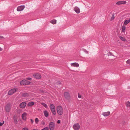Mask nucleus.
Here are the masks:
<instances>
[{
  "label": "nucleus",
  "mask_w": 130,
  "mask_h": 130,
  "mask_svg": "<svg viewBox=\"0 0 130 130\" xmlns=\"http://www.w3.org/2000/svg\"><path fill=\"white\" fill-rule=\"evenodd\" d=\"M57 112L59 115H61L63 113V109L60 106H58L57 107Z\"/></svg>",
  "instance_id": "obj_1"
},
{
  "label": "nucleus",
  "mask_w": 130,
  "mask_h": 130,
  "mask_svg": "<svg viewBox=\"0 0 130 130\" xmlns=\"http://www.w3.org/2000/svg\"><path fill=\"white\" fill-rule=\"evenodd\" d=\"M30 84V82L26 80H23L20 82V84L22 85H28Z\"/></svg>",
  "instance_id": "obj_2"
},
{
  "label": "nucleus",
  "mask_w": 130,
  "mask_h": 130,
  "mask_svg": "<svg viewBox=\"0 0 130 130\" xmlns=\"http://www.w3.org/2000/svg\"><path fill=\"white\" fill-rule=\"evenodd\" d=\"M64 96L65 98L68 100L70 99L71 96L69 93L67 92H65L64 93Z\"/></svg>",
  "instance_id": "obj_3"
},
{
  "label": "nucleus",
  "mask_w": 130,
  "mask_h": 130,
  "mask_svg": "<svg viewBox=\"0 0 130 130\" xmlns=\"http://www.w3.org/2000/svg\"><path fill=\"white\" fill-rule=\"evenodd\" d=\"M55 124L53 122H50L49 124V128L50 130H54L55 127Z\"/></svg>",
  "instance_id": "obj_4"
},
{
  "label": "nucleus",
  "mask_w": 130,
  "mask_h": 130,
  "mask_svg": "<svg viewBox=\"0 0 130 130\" xmlns=\"http://www.w3.org/2000/svg\"><path fill=\"white\" fill-rule=\"evenodd\" d=\"M11 105L10 103H8L5 107L6 111L8 112H9L11 110Z\"/></svg>",
  "instance_id": "obj_5"
},
{
  "label": "nucleus",
  "mask_w": 130,
  "mask_h": 130,
  "mask_svg": "<svg viewBox=\"0 0 130 130\" xmlns=\"http://www.w3.org/2000/svg\"><path fill=\"white\" fill-rule=\"evenodd\" d=\"M17 90V89L14 88L10 90L8 92V94L9 95H11L15 93Z\"/></svg>",
  "instance_id": "obj_6"
},
{
  "label": "nucleus",
  "mask_w": 130,
  "mask_h": 130,
  "mask_svg": "<svg viewBox=\"0 0 130 130\" xmlns=\"http://www.w3.org/2000/svg\"><path fill=\"white\" fill-rule=\"evenodd\" d=\"M73 128L75 130H77L80 128V125L78 123L75 124L73 126Z\"/></svg>",
  "instance_id": "obj_7"
},
{
  "label": "nucleus",
  "mask_w": 130,
  "mask_h": 130,
  "mask_svg": "<svg viewBox=\"0 0 130 130\" xmlns=\"http://www.w3.org/2000/svg\"><path fill=\"white\" fill-rule=\"evenodd\" d=\"M26 105V103L25 102H23L20 104L19 105L20 107L22 108H24Z\"/></svg>",
  "instance_id": "obj_8"
},
{
  "label": "nucleus",
  "mask_w": 130,
  "mask_h": 130,
  "mask_svg": "<svg viewBox=\"0 0 130 130\" xmlns=\"http://www.w3.org/2000/svg\"><path fill=\"white\" fill-rule=\"evenodd\" d=\"M33 76L35 78L38 79H40L41 78V75L38 73L34 74Z\"/></svg>",
  "instance_id": "obj_9"
},
{
  "label": "nucleus",
  "mask_w": 130,
  "mask_h": 130,
  "mask_svg": "<svg viewBox=\"0 0 130 130\" xmlns=\"http://www.w3.org/2000/svg\"><path fill=\"white\" fill-rule=\"evenodd\" d=\"M74 10L77 14H78L80 12V9L77 6H75L74 7Z\"/></svg>",
  "instance_id": "obj_10"
},
{
  "label": "nucleus",
  "mask_w": 130,
  "mask_h": 130,
  "mask_svg": "<svg viewBox=\"0 0 130 130\" xmlns=\"http://www.w3.org/2000/svg\"><path fill=\"white\" fill-rule=\"evenodd\" d=\"M24 8V6H21L17 7V10L19 11H21Z\"/></svg>",
  "instance_id": "obj_11"
},
{
  "label": "nucleus",
  "mask_w": 130,
  "mask_h": 130,
  "mask_svg": "<svg viewBox=\"0 0 130 130\" xmlns=\"http://www.w3.org/2000/svg\"><path fill=\"white\" fill-rule=\"evenodd\" d=\"M27 115V114L26 112H24L22 115V119L25 120L26 121V116Z\"/></svg>",
  "instance_id": "obj_12"
},
{
  "label": "nucleus",
  "mask_w": 130,
  "mask_h": 130,
  "mask_svg": "<svg viewBox=\"0 0 130 130\" xmlns=\"http://www.w3.org/2000/svg\"><path fill=\"white\" fill-rule=\"evenodd\" d=\"M126 2L125 1H120L117 2L116 4L118 5H120L126 4Z\"/></svg>",
  "instance_id": "obj_13"
},
{
  "label": "nucleus",
  "mask_w": 130,
  "mask_h": 130,
  "mask_svg": "<svg viewBox=\"0 0 130 130\" xmlns=\"http://www.w3.org/2000/svg\"><path fill=\"white\" fill-rule=\"evenodd\" d=\"M71 66L77 67L79 66V64L76 62H74L71 64Z\"/></svg>",
  "instance_id": "obj_14"
},
{
  "label": "nucleus",
  "mask_w": 130,
  "mask_h": 130,
  "mask_svg": "<svg viewBox=\"0 0 130 130\" xmlns=\"http://www.w3.org/2000/svg\"><path fill=\"white\" fill-rule=\"evenodd\" d=\"M110 114V112L109 111L103 112L102 115L105 117L107 116H109Z\"/></svg>",
  "instance_id": "obj_15"
},
{
  "label": "nucleus",
  "mask_w": 130,
  "mask_h": 130,
  "mask_svg": "<svg viewBox=\"0 0 130 130\" xmlns=\"http://www.w3.org/2000/svg\"><path fill=\"white\" fill-rule=\"evenodd\" d=\"M13 119L14 123L16 124L18 122L17 117L16 116H14L13 117Z\"/></svg>",
  "instance_id": "obj_16"
},
{
  "label": "nucleus",
  "mask_w": 130,
  "mask_h": 130,
  "mask_svg": "<svg viewBox=\"0 0 130 130\" xmlns=\"http://www.w3.org/2000/svg\"><path fill=\"white\" fill-rule=\"evenodd\" d=\"M29 94L27 93H23L22 94V96L23 97H26L29 96Z\"/></svg>",
  "instance_id": "obj_17"
},
{
  "label": "nucleus",
  "mask_w": 130,
  "mask_h": 130,
  "mask_svg": "<svg viewBox=\"0 0 130 130\" xmlns=\"http://www.w3.org/2000/svg\"><path fill=\"white\" fill-rule=\"evenodd\" d=\"M34 104V102H29L28 104L27 105L29 106H31Z\"/></svg>",
  "instance_id": "obj_18"
},
{
  "label": "nucleus",
  "mask_w": 130,
  "mask_h": 130,
  "mask_svg": "<svg viewBox=\"0 0 130 130\" xmlns=\"http://www.w3.org/2000/svg\"><path fill=\"white\" fill-rule=\"evenodd\" d=\"M44 114L45 117H47L48 116V113L46 110H45L44 111Z\"/></svg>",
  "instance_id": "obj_19"
},
{
  "label": "nucleus",
  "mask_w": 130,
  "mask_h": 130,
  "mask_svg": "<svg viewBox=\"0 0 130 130\" xmlns=\"http://www.w3.org/2000/svg\"><path fill=\"white\" fill-rule=\"evenodd\" d=\"M130 22V20H125L124 23V25H126Z\"/></svg>",
  "instance_id": "obj_20"
},
{
  "label": "nucleus",
  "mask_w": 130,
  "mask_h": 130,
  "mask_svg": "<svg viewBox=\"0 0 130 130\" xmlns=\"http://www.w3.org/2000/svg\"><path fill=\"white\" fill-rule=\"evenodd\" d=\"M126 27L125 25H123L122 27V31L123 32H124L125 31Z\"/></svg>",
  "instance_id": "obj_21"
},
{
  "label": "nucleus",
  "mask_w": 130,
  "mask_h": 130,
  "mask_svg": "<svg viewBox=\"0 0 130 130\" xmlns=\"http://www.w3.org/2000/svg\"><path fill=\"white\" fill-rule=\"evenodd\" d=\"M50 22L53 24H55L56 23V20L54 19L50 21Z\"/></svg>",
  "instance_id": "obj_22"
},
{
  "label": "nucleus",
  "mask_w": 130,
  "mask_h": 130,
  "mask_svg": "<svg viewBox=\"0 0 130 130\" xmlns=\"http://www.w3.org/2000/svg\"><path fill=\"white\" fill-rule=\"evenodd\" d=\"M50 108L51 109H54L55 108V106L54 104H51L50 105Z\"/></svg>",
  "instance_id": "obj_23"
},
{
  "label": "nucleus",
  "mask_w": 130,
  "mask_h": 130,
  "mask_svg": "<svg viewBox=\"0 0 130 130\" xmlns=\"http://www.w3.org/2000/svg\"><path fill=\"white\" fill-rule=\"evenodd\" d=\"M51 110L53 114L54 115H55L56 114V112L55 108Z\"/></svg>",
  "instance_id": "obj_24"
},
{
  "label": "nucleus",
  "mask_w": 130,
  "mask_h": 130,
  "mask_svg": "<svg viewBox=\"0 0 130 130\" xmlns=\"http://www.w3.org/2000/svg\"><path fill=\"white\" fill-rule=\"evenodd\" d=\"M114 15L115 14L114 13H113L112 14V16L110 18V21H112L115 18Z\"/></svg>",
  "instance_id": "obj_25"
},
{
  "label": "nucleus",
  "mask_w": 130,
  "mask_h": 130,
  "mask_svg": "<svg viewBox=\"0 0 130 130\" xmlns=\"http://www.w3.org/2000/svg\"><path fill=\"white\" fill-rule=\"evenodd\" d=\"M126 105L127 107H130V102L128 101L126 103Z\"/></svg>",
  "instance_id": "obj_26"
},
{
  "label": "nucleus",
  "mask_w": 130,
  "mask_h": 130,
  "mask_svg": "<svg viewBox=\"0 0 130 130\" xmlns=\"http://www.w3.org/2000/svg\"><path fill=\"white\" fill-rule=\"evenodd\" d=\"M41 104L45 108H47V105L45 103H42Z\"/></svg>",
  "instance_id": "obj_27"
},
{
  "label": "nucleus",
  "mask_w": 130,
  "mask_h": 130,
  "mask_svg": "<svg viewBox=\"0 0 130 130\" xmlns=\"http://www.w3.org/2000/svg\"><path fill=\"white\" fill-rule=\"evenodd\" d=\"M120 38L123 41H125L126 40L125 38H123V37H122V36H120Z\"/></svg>",
  "instance_id": "obj_28"
},
{
  "label": "nucleus",
  "mask_w": 130,
  "mask_h": 130,
  "mask_svg": "<svg viewBox=\"0 0 130 130\" xmlns=\"http://www.w3.org/2000/svg\"><path fill=\"white\" fill-rule=\"evenodd\" d=\"M41 130H49V128L48 127H46L42 129Z\"/></svg>",
  "instance_id": "obj_29"
},
{
  "label": "nucleus",
  "mask_w": 130,
  "mask_h": 130,
  "mask_svg": "<svg viewBox=\"0 0 130 130\" xmlns=\"http://www.w3.org/2000/svg\"><path fill=\"white\" fill-rule=\"evenodd\" d=\"M126 63L127 64L130 65V59L126 61Z\"/></svg>",
  "instance_id": "obj_30"
},
{
  "label": "nucleus",
  "mask_w": 130,
  "mask_h": 130,
  "mask_svg": "<svg viewBox=\"0 0 130 130\" xmlns=\"http://www.w3.org/2000/svg\"><path fill=\"white\" fill-rule=\"evenodd\" d=\"M39 121V120H38V119L37 118H36L35 120V121L37 124L38 123Z\"/></svg>",
  "instance_id": "obj_31"
},
{
  "label": "nucleus",
  "mask_w": 130,
  "mask_h": 130,
  "mask_svg": "<svg viewBox=\"0 0 130 130\" xmlns=\"http://www.w3.org/2000/svg\"><path fill=\"white\" fill-rule=\"evenodd\" d=\"M4 123V121L2 123L0 122V126H1L3 125Z\"/></svg>",
  "instance_id": "obj_32"
},
{
  "label": "nucleus",
  "mask_w": 130,
  "mask_h": 130,
  "mask_svg": "<svg viewBox=\"0 0 130 130\" xmlns=\"http://www.w3.org/2000/svg\"><path fill=\"white\" fill-rule=\"evenodd\" d=\"M26 79L29 80H31L32 79L30 77H28L26 78Z\"/></svg>",
  "instance_id": "obj_33"
},
{
  "label": "nucleus",
  "mask_w": 130,
  "mask_h": 130,
  "mask_svg": "<svg viewBox=\"0 0 130 130\" xmlns=\"http://www.w3.org/2000/svg\"><path fill=\"white\" fill-rule=\"evenodd\" d=\"M57 85H59L61 84V83L59 81H58L57 82Z\"/></svg>",
  "instance_id": "obj_34"
},
{
  "label": "nucleus",
  "mask_w": 130,
  "mask_h": 130,
  "mask_svg": "<svg viewBox=\"0 0 130 130\" xmlns=\"http://www.w3.org/2000/svg\"><path fill=\"white\" fill-rule=\"evenodd\" d=\"M22 130H28V128L26 127H25L23 128L22 129Z\"/></svg>",
  "instance_id": "obj_35"
},
{
  "label": "nucleus",
  "mask_w": 130,
  "mask_h": 130,
  "mask_svg": "<svg viewBox=\"0 0 130 130\" xmlns=\"http://www.w3.org/2000/svg\"><path fill=\"white\" fill-rule=\"evenodd\" d=\"M78 98H81V97H82V96L81 95L79 94V93H78Z\"/></svg>",
  "instance_id": "obj_36"
},
{
  "label": "nucleus",
  "mask_w": 130,
  "mask_h": 130,
  "mask_svg": "<svg viewBox=\"0 0 130 130\" xmlns=\"http://www.w3.org/2000/svg\"><path fill=\"white\" fill-rule=\"evenodd\" d=\"M41 123L43 125H44L45 124V123L43 121H42Z\"/></svg>",
  "instance_id": "obj_37"
},
{
  "label": "nucleus",
  "mask_w": 130,
  "mask_h": 130,
  "mask_svg": "<svg viewBox=\"0 0 130 130\" xmlns=\"http://www.w3.org/2000/svg\"><path fill=\"white\" fill-rule=\"evenodd\" d=\"M30 121L32 124H33L34 123V120L32 119H30Z\"/></svg>",
  "instance_id": "obj_38"
},
{
  "label": "nucleus",
  "mask_w": 130,
  "mask_h": 130,
  "mask_svg": "<svg viewBox=\"0 0 130 130\" xmlns=\"http://www.w3.org/2000/svg\"><path fill=\"white\" fill-rule=\"evenodd\" d=\"M60 123V120H58V121H57V123H58V124H59Z\"/></svg>",
  "instance_id": "obj_39"
},
{
  "label": "nucleus",
  "mask_w": 130,
  "mask_h": 130,
  "mask_svg": "<svg viewBox=\"0 0 130 130\" xmlns=\"http://www.w3.org/2000/svg\"><path fill=\"white\" fill-rule=\"evenodd\" d=\"M3 38V37L1 36H0V39H2Z\"/></svg>",
  "instance_id": "obj_40"
},
{
  "label": "nucleus",
  "mask_w": 130,
  "mask_h": 130,
  "mask_svg": "<svg viewBox=\"0 0 130 130\" xmlns=\"http://www.w3.org/2000/svg\"><path fill=\"white\" fill-rule=\"evenodd\" d=\"M3 50V49L0 47V51H2Z\"/></svg>",
  "instance_id": "obj_41"
},
{
  "label": "nucleus",
  "mask_w": 130,
  "mask_h": 130,
  "mask_svg": "<svg viewBox=\"0 0 130 130\" xmlns=\"http://www.w3.org/2000/svg\"><path fill=\"white\" fill-rule=\"evenodd\" d=\"M21 112V110H18V111H17V112H18V113L19 112Z\"/></svg>",
  "instance_id": "obj_42"
},
{
  "label": "nucleus",
  "mask_w": 130,
  "mask_h": 130,
  "mask_svg": "<svg viewBox=\"0 0 130 130\" xmlns=\"http://www.w3.org/2000/svg\"><path fill=\"white\" fill-rule=\"evenodd\" d=\"M32 130H38L37 129H33Z\"/></svg>",
  "instance_id": "obj_43"
},
{
  "label": "nucleus",
  "mask_w": 130,
  "mask_h": 130,
  "mask_svg": "<svg viewBox=\"0 0 130 130\" xmlns=\"http://www.w3.org/2000/svg\"><path fill=\"white\" fill-rule=\"evenodd\" d=\"M86 53H88V52H86Z\"/></svg>",
  "instance_id": "obj_44"
},
{
  "label": "nucleus",
  "mask_w": 130,
  "mask_h": 130,
  "mask_svg": "<svg viewBox=\"0 0 130 130\" xmlns=\"http://www.w3.org/2000/svg\"><path fill=\"white\" fill-rule=\"evenodd\" d=\"M129 20H130V18H129Z\"/></svg>",
  "instance_id": "obj_45"
}]
</instances>
